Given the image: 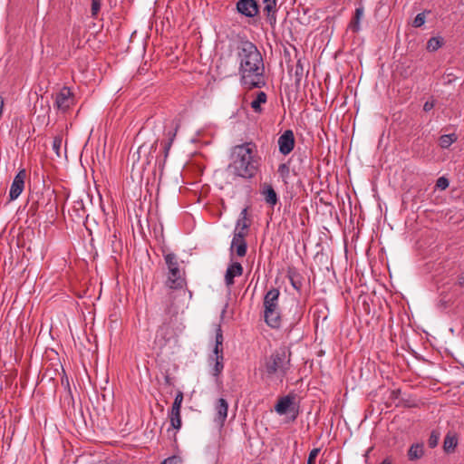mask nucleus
<instances>
[{
    "instance_id": "obj_1",
    "label": "nucleus",
    "mask_w": 464,
    "mask_h": 464,
    "mask_svg": "<svg viewBox=\"0 0 464 464\" xmlns=\"http://www.w3.org/2000/svg\"><path fill=\"white\" fill-rule=\"evenodd\" d=\"M237 56L242 86L248 90L264 87L265 64L256 45L248 40H241L237 46Z\"/></svg>"
},
{
    "instance_id": "obj_2",
    "label": "nucleus",
    "mask_w": 464,
    "mask_h": 464,
    "mask_svg": "<svg viewBox=\"0 0 464 464\" xmlns=\"http://www.w3.org/2000/svg\"><path fill=\"white\" fill-rule=\"evenodd\" d=\"M256 146L253 142H245L233 148L228 169L234 175L244 179H252L258 170V159L256 156Z\"/></svg>"
},
{
    "instance_id": "obj_3",
    "label": "nucleus",
    "mask_w": 464,
    "mask_h": 464,
    "mask_svg": "<svg viewBox=\"0 0 464 464\" xmlns=\"http://www.w3.org/2000/svg\"><path fill=\"white\" fill-rule=\"evenodd\" d=\"M291 352L285 346L275 350L264 362V371L268 377L283 379L291 366Z\"/></svg>"
},
{
    "instance_id": "obj_4",
    "label": "nucleus",
    "mask_w": 464,
    "mask_h": 464,
    "mask_svg": "<svg viewBox=\"0 0 464 464\" xmlns=\"http://www.w3.org/2000/svg\"><path fill=\"white\" fill-rule=\"evenodd\" d=\"M161 252L168 268L166 286L173 290L184 288L187 285L185 271L179 267L178 256L168 252L167 247H161Z\"/></svg>"
},
{
    "instance_id": "obj_5",
    "label": "nucleus",
    "mask_w": 464,
    "mask_h": 464,
    "mask_svg": "<svg viewBox=\"0 0 464 464\" xmlns=\"http://www.w3.org/2000/svg\"><path fill=\"white\" fill-rule=\"evenodd\" d=\"M280 292L277 288H272L266 292L264 297L265 321L272 328H279L281 316L278 309V298Z\"/></svg>"
},
{
    "instance_id": "obj_6",
    "label": "nucleus",
    "mask_w": 464,
    "mask_h": 464,
    "mask_svg": "<svg viewBox=\"0 0 464 464\" xmlns=\"http://www.w3.org/2000/svg\"><path fill=\"white\" fill-rule=\"evenodd\" d=\"M72 103L73 94L68 87H63L55 96L54 106L60 111H67Z\"/></svg>"
},
{
    "instance_id": "obj_7",
    "label": "nucleus",
    "mask_w": 464,
    "mask_h": 464,
    "mask_svg": "<svg viewBox=\"0 0 464 464\" xmlns=\"http://www.w3.org/2000/svg\"><path fill=\"white\" fill-rule=\"evenodd\" d=\"M391 128L398 139L404 137V130L406 128V114L402 110L396 111L392 113V121Z\"/></svg>"
},
{
    "instance_id": "obj_8",
    "label": "nucleus",
    "mask_w": 464,
    "mask_h": 464,
    "mask_svg": "<svg viewBox=\"0 0 464 464\" xmlns=\"http://www.w3.org/2000/svg\"><path fill=\"white\" fill-rule=\"evenodd\" d=\"M246 236V232L235 231L230 246L231 253L236 251L237 255L240 257L246 256L247 250V244L245 240V237Z\"/></svg>"
},
{
    "instance_id": "obj_9",
    "label": "nucleus",
    "mask_w": 464,
    "mask_h": 464,
    "mask_svg": "<svg viewBox=\"0 0 464 464\" xmlns=\"http://www.w3.org/2000/svg\"><path fill=\"white\" fill-rule=\"evenodd\" d=\"M25 178H26V171L24 169H21L16 174V176L14 177V179L12 182L10 191H9L10 200H14L21 195V193L23 192L24 188Z\"/></svg>"
},
{
    "instance_id": "obj_10",
    "label": "nucleus",
    "mask_w": 464,
    "mask_h": 464,
    "mask_svg": "<svg viewBox=\"0 0 464 464\" xmlns=\"http://www.w3.org/2000/svg\"><path fill=\"white\" fill-rule=\"evenodd\" d=\"M295 136L294 132L291 130H285L279 138H278V147L279 151L283 155H288L295 148Z\"/></svg>"
},
{
    "instance_id": "obj_11",
    "label": "nucleus",
    "mask_w": 464,
    "mask_h": 464,
    "mask_svg": "<svg viewBox=\"0 0 464 464\" xmlns=\"http://www.w3.org/2000/svg\"><path fill=\"white\" fill-rule=\"evenodd\" d=\"M237 9L246 17H254L259 12V5L256 0H239L237 3Z\"/></svg>"
},
{
    "instance_id": "obj_12",
    "label": "nucleus",
    "mask_w": 464,
    "mask_h": 464,
    "mask_svg": "<svg viewBox=\"0 0 464 464\" xmlns=\"http://www.w3.org/2000/svg\"><path fill=\"white\" fill-rule=\"evenodd\" d=\"M243 274V266L238 262H233L230 264L225 274V282L227 287H230L234 285L235 277L240 276Z\"/></svg>"
},
{
    "instance_id": "obj_13",
    "label": "nucleus",
    "mask_w": 464,
    "mask_h": 464,
    "mask_svg": "<svg viewBox=\"0 0 464 464\" xmlns=\"http://www.w3.org/2000/svg\"><path fill=\"white\" fill-rule=\"evenodd\" d=\"M227 411H228V403L227 401L223 399V398H220L218 400V402L216 404V411H217V414H216V417H215V421L219 425V426H223L225 421H226V419L227 417Z\"/></svg>"
},
{
    "instance_id": "obj_14",
    "label": "nucleus",
    "mask_w": 464,
    "mask_h": 464,
    "mask_svg": "<svg viewBox=\"0 0 464 464\" xmlns=\"http://www.w3.org/2000/svg\"><path fill=\"white\" fill-rule=\"evenodd\" d=\"M260 193L264 197L266 203L268 204L269 206L274 207L277 204L278 197L271 184H268V183L262 184V188H261Z\"/></svg>"
},
{
    "instance_id": "obj_15",
    "label": "nucleus",
    "mask_w": 464,
    "mask_h": 464,
    "mask_svg": "<svg viewBox=\"0 0 464 464\" xmlns=\"http://www.w3.org/2000/svg\"><path fill=\"white\" fill-rule=\"evenodd\" d=\"M294 401L295 395L292 394L279 398L275 406V411L280 415L287 413V411H291V406L294 404Z\"/></svg>"
},
{
    "instance_id": "obj_16",
    "label": "nucleus",
    "mask_w": 464,
    "mask_h": 464,
    "mask_svg": "<svg viewBox=\"0 0 464 464\" xmlns=\"http://www.w3.org/2000/svg\"><path fill=\"white\" fill-rule=\"evenodd\" d=\"M276 1L277 0H264V13L266 15V21L274 27L276 24Z\"/></svg>"
},
{
    "instance_id": "obj_17",
    "label": "nucleus",
    "mask_w": 464,
    "mask_h": 464,
    "mask_svg": "<svg viewBox=\"0 0 464 464\" xmlns=\"http://www.w3.org/2000/svg\"><path fill=\"white\" fill-rule=\"evenodd\" d=\"M364 14V7L362 5H360L354 12L353 16L352 17L350 23H349V29H351L353 33H358L361 29L360 23L362 18L363 17Z\"/></svg>"
},
{
    "instance_id": "obj_18",
    "label": "nucleus",
    "mask_w": 464,
    "mask_h": 464,
    "mask_svg": "<svg viewBox=\"0 0 464 464\" xmlns=\"http://www.w3.org/2000/svg\"><path fill=\"white\" fill-rule=\"evenodd\" d=\"M458 445V437L454 432H448L444 438L443 450L446 453H451Z\"/></svg>"
},
{
    "instance_id": "obj_19",
    "label": "nucleus",
    "mask_w": 464,
    "mask_h": 464,
    "mask_svg": "<svg viewBox=\"0 0 464 464\" xmlns=\"http://www.w3.org/2000/svg\"><path fill=\"white\" fill-rule=\"evenodd\" d=\"M424 455V446L422 443L412 444L408 450V459L417 460Z\"/></svg>"
},
{
    "instance_id": "obj_20",
    "label": "nucleus",
    "mask_w": 464,
    "mask_h": 464,
    "mask_svg": "<svg viewBox=\"0 0 464 464\" xmlns=\"http://www.w3.org/2000/svg\"><path fill=\"white\" fill-rule=\"evenodd\" d=\"M266 100L267 96L266 92H258L256 97L251 102L250 106L255 112L260 113L263 111L261 105L266 103Z\"/></svg>"
},
{
    "instance_id": "obj_21",
    "label": "nucleus",
    "mask_w": 464,
    "mask_h": 464,
    "mask_svg": "<svg viewBox=\"0 0 464 464\" xmlns=\"http://www.w3.org/2000/svg\"><path fill=\"white\" fill-rule=\"evenodd\" d=\"M169 418L170 421V427L174 430H179L181 428V415L180 410H173L170 409L169 413Z\"/></svg>"
},
{
    "instance_id": "obj_22",
    "label": "nucleus",
    "mask_w": 464,
    "mask_h": 464,
    "mask_svg": "<svg viewBox=\"0 0 464 464\" xmlns=\"http://www.w3.org/2000/svg\"><path fill=\"white\" fill-rule=\"evenodd\" d=\"M287 277L289 278L292 286L299 291L302 287V280L297 271L290 268L287 272Z\"/></svg>"
},
{
    "instance_id": "obj_23",
    "label": "nucleus",
    "mask_w": 464,
    "mask_h": 464,
    "mask_svg": "<svg viewBox=\"0 0 464 464\" xmlns=\"http://www.w3.org/2000/svg\"><path fill=\"white\" fill-rule=\"evenodd\" d=\"M458 136L455 133L441 135L439 139V144L442 149H448L452 143L457 141Z\"/></svg>"
},
{
    "instance_id": "obj_24",
    "label": "nucleus",
    "mask_w": 464,
    "mask_h": 464,
    "mask_svg": "<svg viewBox=\"0 0 464 464\" xmlns=\"http://www.w3.org/2000/svg\"><path fill=\"white\" fill-rule=\"evenodd\" d=\"M444 41L441 37H431L427 43V50L429 52H435L442 46Z\"/></svg>"
},
{
    "instance_id": "obj_25",
    "label": "nucleus",
    "mask_w": 464,
    "mask_h": 464,
    "mask_svg": "<svg viewBox=\"0 0 464 464\" xmlns=\"http://www.w3.org/2000/svg\"><path fill=\"white\" fill-rule=\"evenodd\" d=\"M304 74V68L302 59H298L296 62L295 70V85L300 84Z\"/></svg>"
},
{
    "instance_id": "obj_26",
    "label": "nucleus",
    "mask_w": 464,
    "mask_h": 464,
    "mask_svg": "<svg viewBox=\"0 0 464 464\" xmlns=\"http://www.w3.org/2000/svg\"><path fill=\"white\" fill-rule=\"evenodd\" d=\"M173 124H174V131L173 132H169L168 133V136H169V141L165 144L164 146V150H165V153L166 155L168 154V151L171 146V143L176 136V132L178 130V129L179 128L180 126V123H179V121H173Z\"/></svg>"
},
{
    "instance_id": "obj_27",
    "label": "nucleus",
    "mask_w": 464,
    "mask_h": 464,
    "mask_svg": "<svg viewBox=\"0 0 464 464\" xmlns=\"http://www.w3.org/2000/svg\"><path fill=\"white\" fill-rule=\"evenodd\" d=\"M250 226L251 221L249 218H238L236 225V231H243L247 233Z\"/></svg>"
},
{
    "instance_id": "obj_28",
    "label": "nucleus",
    "mask_w": 464,
    "mask_h": 464,
    "mask_svg": "<svg viewBox=\"0 0 464 464\" xmlns=\"http://www.w3.org/2000/svg\"><path fill=\"white\" fill-rule=\"evenodd\" d=\"M72 211L75 212L76 217L79 219H83L85 218V208L82 200H78L75 202Z\"/></svg>"
},
{
    "instance_id": "obj_29",
    "label": "nucleus",
    "mask_w": 464,
    "mask_h": 464,
    "mask_svg": "<svg viewBox=\"0 0 464 464\" xmlns=\"http://www.w3.org/2000/svg\"><path fill=\"white\" fill-rule=\"evenodd\" d=\"M111 247L112 252L118 253L122 248V244L120 238H118L116 231L112 234L111 239Z\"/></svg>"
},
{
    "instance_id": "obj_30",
    "label": "nucleus",
    "mask_w": 464,
    "mask_h": 464,
    "mask_svg": "<svg viewBox=\"0 0 464 464\" xmlns=\"http://www.w3.org/2000/svg\"><path fill=\"white\" fill-rule=\"evenodd\" d=\"M215 360H216V362H215V365L213 368V375L218 376L224 368V363H223L224 356L218 355V357H216Z\"/></svg>"
},
{
    "instance_id": "obj_31",
    "label": "nucleus",
    "mask_w": 464,
    "mask_h": 464,
    "mask_svg": "<svg viewBox=\"0 0 464 464\" xmlns=\"http://www.w3.org/2000/svg\"><path fill=\"white\" fill-rule=\"evenodd\" d=\"M439 440H440V432L437 430H432L430 435V438L428 440V444H429L430 448H431V449L435 448L439 443Z\"/></svg>"
},
{
    "instance_id": "obj_32",
    "label": "nucleus",
    "mask_w": 464,
    "mask_h": 464,
    "mask_svg": "<svg viewBox=\"0 0 464 464\" xmlns=\"http://www.w3.org/2000/svg\"><path fill=\"white\" fill-rule=\"evenodd\" d=\"M183 398H184L183 392L181 391H178V392L176 393V396H175V399H174V401H173L171 409H173V410H180L181 409V404H182V401H183Z\"/></svg>"
},
{
    "instance_id": "obj_33",
    "label": "nucleus",
    "mask_w": 464,
    "mask_h": 464,
    "mask_svg": "<svg viewBox=\"0 0 464 464\" xmlns=\"http://www.w3.org/2000/svg\"><path fill=\"white\" fill-rule=\"evenodd\" d=\"M102 6V0H92V17L96 18Z\"/></svg>"
},
{
    "instance_id": "obj_34",
    "label": "nucleus",
    "mask_w": 464,
    "mask_h": 464,
    "mask_svg": "<svg viewBox=\"0 0 464 464\" xmlns=\"http://www.w3.org/2000/svg\"><path fill=\"white\" fill-rule=\"evenodd\" d=\"M63 138L62 136H55L53 140V150L55 151L58 157L61 156L60 150L62 147Z\"/></svg>"
},
{
    "instance_id": "obj_35",
    "label": "nucleus",
    "mask_w": 464,
    "mask_h": 464,
    "mask_svg": "<svg viewBox=\"0 0 464 464\" xmlns=\"http://www.w3.org/2000/svg\"><path fill=\"white\" fill-rule=\"evenodd\" d=\"M277 171L283 179H285L289 176L290 169L287 164L282 163L279 165Z\"/></svg>"
},
{
    "instance_id": "obj_36",
    "label": "nucleus",
    "mask_w": 464,
    "mask_h": 464,
    "mask_svg": "<svg viewBox=\"0 0 464 464\" xmlns=\"http://www.w3.org/2000/svg\"><path fill=\"white\" fill-rule=\"evenodd\" d=\"M436 187L441 190L446 189L449 187V180L445 177H440L437 179Z\"/></svg>"
},
{
    "instance_id": "obj_37",
    "label": "nucleus",
    "mask_w": 464,
    "mask_h": 464,
    "mask_svg": "<svg viewBox=\"0 0 464 464\" xmlns=\"http://www.w3.org/2000/svg\"><path fill=\"white\" fill-rule=\"evenodd\" d=\"M425 23V14L420 13L418 14L413 21V26L414 27H420Z\"/></svg>"
},
{
    "instance_id": "obj_38",
    "label": "nucleus",
    "mask_w": 464,
    "mask_h": 464,
    "mask_svg": "<svg viewBox=\"0 0 464 464\" xmlns=\"http://www.w3.org/2000/svg\"><path fill=\"white\" fill-rule=\"evenodd\" d=\"M319 452L320 449L312 450L308 456L307 464H315V459Z\"/></svg>"
},
{
    "instance_id": "obj_39",
    "label": "nucleus",
    "mask_w": 464,
    "mask_h": 464,
    "mask_svg": "<svg viewBox=\"0 0 464 464\" xmlns=\"http://www.w3.org/2000/svg\"><path fill=\"white\" fill-rule=\"evenodd\" d=\"M223 333L220 325H218V328L216 330V344L218 345H223Z\"/></svg>"
},
{
    "instance_id": "obj_40",
    "label": "nucleus",
    "mask_w": 464,
    "mask_h": 464,
    "mask_svg": "<svg viewBox=\"0 0 464 464\" xmlns=\"http://www.w3.org/2000/svg\"><path fill=\"white\" fill-rule=\"evenodd\" d=\"M181 462V459L178 456H172L165 459L160 464H179Z\"/></svg>"
},
{
    "instance_id": "obj_41",
    "label": "nucleus",
    "mask_w": 464,
    "mask_h": 464,
    "mask_svg": "<svg viewBox=\"0 0 464 464\" xmlns=\"http://www.w3.org/2000/svg\"><path fill=\"white\" fill-rule=\"evenodd\" d=\"M214 354L216 357H218V355H223V345L215 344Z\"/></svg>"
},
{
    "instance_id": "obj_42",
    "label": "nucleus",
    "mask_w": 464,
    "mask_h": 464,
    "mask_svg": "<svg viewBox=\"0 0 464 464\" xmlns=\"http://www.w3.org/2000/svg\"><path fill=\"white\" fill-rule=\"evenodd\" d=\"M165 384L169 386L173 385V379L169 376V373H166L164 376Z\"/></svg>"
},
{
    "instance_id": "obj_43",
    "label": "nucleus",
    "mask_w": 464,
    "mask_h": 464,
    "mask_svg": "<svg viewBox=\"0 0 464 464\" xmlns=\"http://www.w3.org/2000/svg\"><path fill=\"white\" fill-rule=\"evenodd\" d=\"M434 107L433 102H426L423 105V110L425 111H430Z\"/></svg>"
},
{
    "instance_id": "obj_44",
    "label": "nucleus",
    "mask_w": 464,
    "mask_h": 464,
    "mask_svg": "<svg viewBox=\"0 0 464 464\" xmlns=\"http://www.w3.org/2000/svg\"><path fill=\"white\" fill-rule=\"evenodd\" d=\"M248 208H249V207H246L242 209V211L240 212L239 218H243V219L248 218H247Z\"/></svg>"
},
{
    "instance_id": "obj_45",
    "label": "nucleus",
    "mask_w": 464,
    "mask_h": 464,
    "mask_svg": "<svg viewBox=\"0 0 464 464\" xmlns=\"http://www.w3.org/2000/svg\"><path fill=\"white\" fill-rule=\"evenodd\" d=\"M407 407H408V408H411V407H418V403H417V402H411V401L408 399V404H407Z\"/></svg>"
},
{
    "instance_id": "obj_46",
    "label": "nucleus",
    "mask_w": 464,
    "mask_h": 464,
    "mask_svg": "<svg viewBox=\"0 0 464 464\" xmlns=\"http://www.w3.org/2000/svg\"><path fill=\"white\" fill-rule=\"evenodd\" d=\"M381 464H392V463L391 459L386 458V459H384L381 462Z\"/></svg>"
},
{
    "instance_id": "obj_47",
    "label": "nucleus",
    "mask_w": 464,
    "mask_h": 464,
    "mask_svg": "<svg viewBox=\"0 0 464 464\" xmlns=\"http://www.w3.org/2000/svg\"><path fill=\"white\" fill-rule=\"evenodd\" d=\"M165 330V326L161 325L160 326L158 332H157V337L159 336V334H161Z\"/></svg>"
},
{
    "instance_id": "obj_48",
    "label": "nucleus",
    "mask_w": 464,
    "mask_h": 464,
    "mask_svg": "<svg viewBox=\"0 0 464 464\" xmlns=\"http://www.w3.org/2000/svg\"><path fill=\"white\" fill-rule=\"evenodd\" d=\"M459 285H464V277L463 276L459 277Z\"/></svg>"
},
{
    "instance_id": "obj_49",
    "label": "nucleus",
    "mask_w": 464,
    "mask_h": 464,
    "mask_svg": "<svg viewBox=\"0 0 464 464\" xmlns=\"http://www.w3.org/2000/svg\"><path fill=\"white\" fill-rule=\"evenodd\" d=\"M157 144H158V140H156V141L152 144L151 149H153V148H155V149H156Z\"/></svg>"
},
{
    "instance_id": "obj_50",
    "label": "nucleus",
    "mask_w": 464,
    "mask_h": 464,
    "mask_svg": "<svg viewBox=\"0 0 464 464\" xmlns=\"http://www.w3.org/2000/svg\"><path fill=\"white\" fill-rule=\"evenodd\" d=\"M296 417H297V412H295V414H293V416H292V420H295L296 419Z\"/></svg>"
},
{
    "instance_id": "obj_51",
    "label": "nucleus",
    "mask_w": 464,
    "mask_h": 464,
    "mask_svg": "<svg viewBox=\"0 0 464 464\" xmlns=\"http://www.w3.org/2000/svg\"><path fill=\"white\" fill-rule=\"evenodd\" d=\"M143 148H144V145L140 146V148H139V150H138V153H140Z\"/></svg>"
},
{
    "instance_id": "obj_52",
    "label": "nucleus",
    "mask_w": 464,
    "mask_h": 464,
    "mask_svg": "<svg viewBox=\"0 0 464 464\" xmlns=\"http://www.w3.org/2000/svg\"><path fill=\"white\" fill-rule=\"evenodd\" d=\"M170 310H171V306L168 307L167 311L170 312Z\"/></svg>"
}]
</instances>
